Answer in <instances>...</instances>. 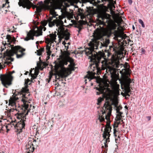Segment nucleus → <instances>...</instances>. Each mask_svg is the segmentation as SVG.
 <instances>
[{"mask_svg":"<svg viewBox=\"0 0 153 153\" xmlns=\"http://www.w3.org/2000/svg\"><path fill=\"white\" fill-rule=\"evenodd\" d=\"M9 2L8 1V0H6V3L5 4H3L2 6V8H3L5 7L7 3L9 4Z\"/></svg>","mask_w":153,"mask_h":153,"instance_id":"37","label":"nucleus"},{"mask_svg":"<svg viewBox=\"0 0 153 153\" xmlns=\"http://www.w3.org/2000/svg\"><path fill=\"white\" fill-rule=\"evenodd\" d=\"M34 109H32V112H33V113H32V115H33V114H35V113H36V112L35 111L34 112Z\"/></svg>","mask_w":153,"mask_h":153,"instance_id":"46","label":"nucleus"},{"mask_svg":"<svg viewBox=\"0 0 153 153\" xmlns=\"http://www.w3.org/2000/svg\"><path fill=\"white\" fill-rule=\"evenodd\" d=\"M32 69L30 70L29 75H30V76H31V74H33L32 73Z\"/></svg>","mask_w":153,"mask_h":153,"instance_id":"48","label":"nucleus"},{"mask_svg":"<svg viewBox=\"0 0 153 153\" xmlns=\"http://www.w3.org/2000/svg\"><path fill=\"white\" fill-rule=\"evenodd\" d=\"M36 44H37V47H38V45H39V42H38V41L36 42Z\"/></svg>","mask_w":153,"mask_h":153,"instance_id":"52","label":"nucleus"},{"mask_svg":"<svg viewBox=\"0 0 153 153\" xmlns=\"http://www.w3.org/2000/svg\"><path fill=\"white\" fill-rule=\"evenodd\" d=\"M11 48V49L10 50L7 49L4 53L3 55V58L5 60L4 63H7L8 64H10L11 62L8 61H10L11 62L13 61V58L11 57V56H13L14 54H16V57L18 58L22 57L25 54V53L23 52L25 51V49L20 46L12 47Z\"/></svg>","mask_w":153,"mask_h":153,"instance_id":"5","label":"nucleus"},{"mask_svg":"<svg viewBox=\"0 0 153 153\" xmlns=\"http://www.w3.org/2000/svg\"><path fill=\"white\" fill-rule=\"evenodd\" d=\"M103 100V98L101 97H99L98 98L97 100V104L98 105H100L101 102H102V101Z\"/></svg>","mask_w":153,"mask_h":153,"instance_id":"32","label":"nucleus"},{"mask_svg":"<svg viewBox=\"0 0 153 153\" xmlns=\"http://www.w3.org/2000/svg\"><path fill=\"white\" fill-rule=\"evenodd\" d=\"M94 36V39L89 43V48H85L84 51L87 56H89L91 61L93 62V64L91 65L90 67L92 70L91 71H88L86 76L89 80V81L91 80L96 78V76H95L96 74L99 75L100 74L101 70L99 65L102 59L104 60L101 62L102 69L103 70L105 69L108 68V71L111 74V75L116 74V73L114 68L108 65L107 61V59L111 55V53L109 51L105 52V53L103 51H100L98 52L97 51V50L99 48H101L102 47L107 46L110 42L109 40L106 39L102 43L100 42L99 40L102 39L103 37L105 36H102L101 38L98 39L96 37V34Z\"/></svg>","mask_w":153,"mask_h":153,"instance_id":"1","label":"nucleus"},{"mask_svg":"<svg viewBox=\"0 0 153 153\" xmlns=\"http://www.w3.org/2000/svg\"><path fill=\"white\" fill-rule=\"evenodd\" d=\"M62 44L65 46V47L66 46L65 45L66 44V43L65 42V41H63Z\"/></svg>","mask_w":153,"mask_h":153,"instance_id":"47","label":"nucleus"},{"mask_svg":"<svg viewBox=\"0 0 153 153\" xmlns=\"http://www.w3.org/2000/svg\"><path fill=\"white\" fill-rule=\"evenodd\" d=\"M4 128V127L1 126V127H0V129H1V130H2V131H3V128Z\"/></svg>","mask_w":153,"mask_h":153,"instance_id":"49","label":"nucleus"},{"mask_svg":"<svg viewBox=\"0 0 153 153\" xmlns=\"http://www.w3.org/2000/svg\"><path fill=\"white\" fill-rule=\"evenodd\" d=\"M15 110H17L16 108H11L10 109L7 110V116L10 117L11 115V113L12 112H13Z\"/></svg>","mask_w":153,"mask_h":153,"instance_id":"27","label":"nucleus"},{"mask_svg":"<svg viewBox=\"0 0 153 153\" xmlns=\"http://www.w3.org/2000/svg\"><path fill=\"white\" fill-rule=\"evenodd\" d=\"M115 121L114 122V124L113 125V127L114 128V134L115 137H116V133L118 132V131L117 130V128L118 127V125L121 123H120V120L118 121L117 120L115 119Z\"/></svg>","mask_w":153,"mask_h":153,"instance_id":"23","label":"nucleus"},{"mask_svg":"<svg viewBox=\"0 0 153 153\" xmlns=\"http://www.w3.org/2000/svg\"><path fill=\"white\" fill-rule=\"evenodd\" d=\"M139 23L141 25L142 27H145V25L143 20L141 19H139L138 20Z\"/></svg>","mask_w":153,"mask_h":153,"instance_id":"33","label":"nucleus"},{"mask_svg":"<svg viewBox=\"0 0 153 153\" xmlns=\"http://www.w3.org/2000/svg\"><path fill=\"white\" fill-rule=\"evenodd\" d=\"M123 52L122 51H119L118 52V53H117V55H115V56H114V55H113L112 56V58L113 59L114 57L115 56H118V58H119V59H120V56H121L122 57V58H123Z\"/></svg>","mask_w":153,"mask_h":153,"instance_id":"28","label":"nucleus"},{"mask_svg":"<svg viewBox=\"0 0 153 153\" xmlns=\"http://www.w3.org/2000/svg\"><path fill=\"white\" fill-rule=\"evenodd\" d=\"M118 138H119L120 139V137L119 136H118Z\"/></svg>","mask_w":153,"mask_h":153,"instance_id":"63","label":"nucleus"},{"mask_svg":"<svg viewBox=\"0 0 153 153\" xmlns=\"http://www.w3.org/2000/svg\"><path fill=\"white\" fill-rule=\"evenodd\" d=\"M86 81H87V79H85V84H86V83H87V82H86Z\"/></svg>","mask_w":153,"mask_h":153,"instance_id":"59","label":"nucleus"},{"mask_svg":"<svg viewBox=\"0 0 153 153\" xmlns=\"http://www.w3.org/2000/svg\"><path fill=\"white\" fill-rule=\"evenodd\" d=\"M52 16L53 18H56V16H58V15L56 14V12H55L54 11L52 12ZM58 18V17H57Z\"/></svg>","mask_w":153,"mask_h":153,"instance_id":"35","label":"nucleus"},{"mask_svg":"<svg viewBox=\"0 0 153 153\" xmlns=\"http://www.w3.org/2000/svg\"><path fill=\"white\" fill-rule=\"evenodd\" d=\"M59 33L58 31L57 34L59 35L58 37L59 38V40L63 38H64L66 40H68L69 39L70 34L67 31H63L60 33V35H59Z\"/></svg>","mask_w":153,"mask_h":153,"instance_id":"17","label":"nucleus"},{"mask_svg":"<svg viewBox=\"0 0 153 153\" xmlns=\"http://www.w3.org/2000/svg\"><path fill=\"white\" fill-rule=\"evenodd\" d=\"M125 108H126V109H128V107L126 105H125Z\"/></svg>","mask_w":153,"mask_h":153,"instance_id":"57","label":"nucleus"},{"mask_svg":"<svg viewBox=\"0 0 153 153\" xmlns=\"http://www.w3.org/2000/svg\"><path fill=\"white\" fill-rule=\"evenodd\" d=\"M37 55L39 56H40L42 54V52L39 50H37Z\"/></svg>","mask_w":153,"mask_h":153,"instance_id":"40","label":"nucleus"},{"mask_svg":"<svg viewBox=\"0 0 153 153\" xmlns=\"http://www.w3.org/2000/svg\"><path fill=\"white\" fill-rule=\"evenodd\" d=\"M10 126V124H9L7 125H6L5 127V128L7 130V132H8V131H9L10 130L8 128V127L9 126Z\"/></svg>","mask_w":153,"mask_h":153,"instance_id":"38","label":"nucleus"},{"mask_svg":"<svg viewBox=\"0 0 153 153\" xmlns=\"http://www.w3.org/2000/svg\"><path fill=\"white\" fill-rule=\"evenodd\" d=\"M30 81L31 82V80L30 81L28 79L25 80V86L24 87L22 88L21 91L18 92L17 94L18 96L22 95V97H23L25 98L26 97V94L29 93V90L28 88V84Z\"/></svg>","mask_w":153,"mask_h":153,"instance_id":"13","label":"nucleus"},{"mask_svg":"<svg viewBox=\"0 0 153 153\" xmlns=\"http://www.w3.org/2000/svg\"><path fill=\"white\" fill-rule=\"evenodd\" d=\"M125 98L126 99H127V98H128V97H127L126 96H125Z\"/></svg>","mask_w":153,"mask_h":153,"instance_id":"61","label":"nucleus"},{"mask_svg":"<svg viewBox=\"0 0 153 153\" xmlns=\"http://www.w3.org/2000/svg\"><path fill=\"white\" fill-rule=\"evenodd\" d=\"M37 65L39 67L40 70H42L44 68L46 67L47 65L45 62L41 61L39 63H37Z\"/></svg>","mask_w":153,"mask_h":153,"instance_id":"24","label":"nucleus"},{"mask_svg":"<svg viewBox=\"0 0 153 153\" xmlns=\"http://www.w3.org/2000/svg\"><path fill=\"white\" fill-rule=\"evenodd\" d=\"M128 1L129 2V3L130 4H132V0H128Z\"/></svg>","mask_w":153,"mask_h":153,"instance_id":"45","label":"nucleus"},{"mask_svg":"<svg viewBox=\"0 0 153 153\" xmlns=\"http://www.w3.org/2000/svg\"><path fill=\"white\" fill-rule=\"evenodd\" d=\"M112 107L108 102H106L104 103L102 110V114L99 115V120L100 122L105 121V119L106 120V124L104 131V134L108 130L111 131V127L110 126V116L112 110Z\"/></svg>","mask_w":153,"mask_h":153,"instance_id":"4","label":"nucleus"},{"mask_svg":"<svg viewBox=\"0 0 153 153\" xmlns=\"http://www.w3.org/2000/svg\"><path fill=\"white\" fill-rule=\"evenodd\" d=\"M31 3L29 1L26 2V0H21L18 3V4L20 6H22L24 8L26 7L27 9H29L31 6L30 4Z\"/></svg>","mask_w":153,"mask_h":153,"instance_id":"18","label":"nucleus"},{"mask_svg":"<svg viewBox=\"0 0 153 153\" xmlns=\"http://www.w3.org/2000/svg\"><path fill=\"white\" fill-rule=\"evenodd\" d=\"M17 95L14 96L12 97H11L10 99L9 100V105H10L13 107V108H16V102H15L18 99V98L16 97Z\"/></svg>","mask_w":153,"mask_h":153,"instance_id":"22","label":"nucleus"},{"mask_svg":"<svg viewBox=\"0 0 153 153\" xmlns=\"http://www.w3.org/2000/svg\"><path fill=\"white\" fill-rule=\"evenodd\" d=\"M117 48L115 47L113 45L109 46V50L110 51H114L115 52H117Z\"/></svg>","mask_w":153,"mask_h":153,"instance_id":"31","label":"nucleus"},{"mask_svg":"<svg viewBox=\"0 0 153 153\" xmlns=\"http://www.w3.org/2000/svg\"><path fill=\"white\" fill-rule=\"evenodd\" d=\"M114 105L115 107L116 108V113L119 112H120V110L122 108V106L120 105L118 106V103H115Z\"/></svg>","mask_w":153,"mask_h":153,"instance_id":"29","label":"nucleus"},{"mask_svg":"<svg viewBox=\"0 0 153 153\" xmlns=\"http://www.w3.org/2000/svg\"><path fill=\"white\" fill-rule=\"evenodd\" d=\"M110 131L109 130L106 131V132L104 134V131L102 134V137L104 138V139H105V142L104 143V146H102V148H107L108 147L107 141L108 139H110L109 137L110 136Z\"/></svg>","mask_w":153,"mask_h":153,"instance_id":"16","label":"nucleus"},{"mask_svg":"<svg viewBox=\"0 0 153 153\" xmlns=\"http://www.w3.org/2000/svg\"><path fill=\"white\" fill-rule=\"evenodd\" d=\"M118 114L117 115L116 117L115 118V120H117L118 121L120 120H121V118H123L124 117V116H122L123 113L121 112H117Z\"/></svg>","mask_w":153,"mask_h":153,"instance_id":"25","label":"nucleus"},{"mask_svg":"<svg viewBox=\"0 0 153 153\" xmlns=\"http://www.w3.org/2000/svg\"><path fill=\"white\" fill-rule=\"evenodd\" d=\"M82 29V27H81L80 28H78L79 30H78V32L79 33V32L81 31V30Z\"/></svg>","mask_w":153,"mask_h":153,"instance_id":"44","label":"nucleus"},{"mask_svg":"<svg viewBox=\"0 0 153 153\" xmlns=\"http://www.w3.org/2000/svg\"><path fill=\"white\" fill-rule=\"evenodd\" d=\"M7 31H9V32H11L10 30V28H8V29Z\"/></svg>","mask_w":153,"mask_h":153,"instance_id":"55","label":"nucleus"},{"mask_svg":"<svg viewBox=\"0 0 153 153\" xmlns=\"http://www.w3.org/2000/svg\"><path fill=\"white\" fill-rule=\"evenodd\" d=\"M119 58L118 56L114 57L111 59V65L114 67L117 68H121L123 65L120 63Z\"/></svg>","mask_w":153,"mask_h":153,"instance_id":"14","label":"nucleus"},{"mask_svg":"<svg viewBox=\"0 0 153 153\" xmlns=\"http://www.w3.org/2000/svg\"><path fill=\"white\" fill-rule=\"evenodd\" d=\"M52 16L49 17L47 20H45L41 22V24L43 26H45L48 23V25L49 27H52L53 26L56 25L58 27V28L56 29V30L59 31V30H61L62 29L63 22L62 21L63 17L62 16H59L58 18L56 17V19L53 20V18Z\"/></svg>","mask_w":153,"mask_h":153,"instance_id":"7","label":"nucleus"},{"mask_svg":"<svg viewBox=\"0 0 153 153\" xmlns=\"http://www.w3.org/2000/svg\"><path fill=\"white\" fill-rule=\"evenodd\" d=\"M22 101L23 102V107L22 108V109H24V111H23L21 113H20L21 114H22V115H23L24 116L26 117V116L28 114V112H30L31 110L32 109H34L35 106H32L31 105H30V108L28 110L27 109L28 108L29 105L27 104V100H26L27 97H22Z\"/></svg>","mask_w":153,"mask_h":153,"instance_id":"12","label":"nucleus"},{"mask_svg":"<svg viewBox=\"0 0 153 153\" xmlns=\"http://www.w3.org/2000/svg\"><path fill=\"white\" fill-rule=\"evenodd\" d=\"M6 39H7V42L9 43L7 44L6 42H5V44L3 46V47H1V51H3L4 49V48H6V47H5L6 45H7L8 46H10L11 45L10 42H12L15 40V38L14 37L12 38L10 35H7Z\"/></svg>","mask_w":153,"mask_h":153,"instance_id":"20","label":"nucleus"},{"mask_svg":"<svg viewBox=\"0 0 153 153\" xmlns=\"http://www.w3.org/2000/svg\"><path fill=\"white\" fill-rule=\"evenodd\" d=\"M36 10L38 13H39L42 11V8L40 7H37L36 8Z\"/></svg>","mask_w":153,"mask_h":153,"instance_id":"36","label":"nucleus"},{"mask_svg":"<svg viewBox=\"0 0 153 153\" xmlns=\"http://www.w3.org/2000/svg\"><path fill=\"white\" fill-rule=\"evenodd\" d=\"M120 123H121V122H122L123 123V118H121V120H120Z\"/></svg>","mask_w":153,"mask_h":153,"instance_id":"51","label":"nucleus"},{"mask_svg":"<svg viewBox=\"0 0 153 153\" xmlns=\"http://www.w3.org/2000/svg\"><path fill=\"white\" fill-rule=\"evenodd\" d=\"M81 27H82V25L80 24H77L75 26V27L78 28H80Z\"/></svg>","mask_w":153,"mask_h":153,"instance_id":"39","label":"nucleus"},{"mask_svg":"<svg viewBox=\"0 0 153 153\" xmlns=\"http://www.w3.org/2000/svg\"><path fill=\"white\" fill-rule=\"evenodd\" d=\"M43 27L41 26L39 27L36 26L33 30H30L27 34V36L25 38V41H27L30 39L33 40L34 36H38L42 35V30L45 31L46 29L45 26Z\"/></svg>","mask_w":153,"mask_h":153,"instance_id":"8","label":"nucleus"},{"mask_svg":"<svg viewBox=\"0 0 153 153\" xmlns=\"http://www.w3.org/2000/svg\"><path fill=\"white\" fill-rule=\"evenodd\" d=\"M109 85L107 82L105 83L103 86H100L99 88H97L96 89L99 92H97V94L99 95L100 94L106 93V94L108 97H110L113 94L117 95L119 94V88L118 87L114 86L112 87V90H111L108 87Z\"/></svg>","mask_w":153,"mask_h":153,"instance_id":"6","label":"nucleus"},{"mask_svg":"<svg viewBox=\"0 0 153 153\" xmlns=\"http://www.w3.org/2000/svg\"><path fill=\"white\" fill-rule=\"evenodd\" d=\"M131 82V80L129 78L128 76L126 74L124 76L123 81V83L125 88L130 87V84Z\"/></svg>","mask_w":153,"mask_h":153,"instance_id":"19","label":"nucleus"},{"mask_svg":"<svg viewBox=\"0 0 153 153\" xmlns=\"http://www.w3.org/2000/svg\"><path fill=\"white\" fill-rule=\"evenodd\" d=\"M98 18L97 24L98 25H107L109 28L101 30V29L98 27L94 31V35L96 34V37L98 39L101 38L102 36H106L107 37H110L112 34V30L116 29L117 25L106 15H98Z\"/></svg>","mask_w":153,"mask_h":153,"instance_id":"2","label":"nucleus"},{"mask_svg":"<svg viewBox=\"0 0 153 153\" xmlns=\"http://www.w3.org/2000/svg\"><path fill=\"white\" fill-rule=\"evenodd\" d=\"M125 88V91L127 93H129V94H131V91L130 90V87H126Z\"/></svg>","mask_w":153,"mask_h":153,"instance_id":"34","label":"nucleus"},{"mask_svg":"<svg viewBox=\"0 0 153 153\" xmlns=\"http://www.w3.org/2000/svg\"><path fill=\"white\" fill-rule=\"evenodd\" d=\"M68 62V61L65 59L55 61L54 62L55 64L54 69L53 71L51 69L49 72V80L48 82H49L52 76L54 75H56V78L57 79H59V77L65 78L68 76L70 74L69 70L64 66L65 65H67Z\"/></svg>","mask_w":153,"mask_h":153,"instance_id":"3","label":"nucleus"},{"mask_svg":"<svg viewBox=\"0 0 153 153\" xmlns=\"http://www.w3.org/2000/svg\"><path fill=\"white\" fill-rule=\"evenodd\" d=\"M132 28H133V30H134L135 29V28L133 25V26H132Z\"/></svg>","mask_w":153,"mask_h":153,"instance_id":"56","label":"nucleus"},{"mask_svg":"<svg viewBox=\"0 0 153 153\" xmlns=\"http://www.w3.org/2000/svg\"><path fill=\"white\" fill-rule=\"evenodd\" d=\"M14 72V71H13L10 74L0 75V79L1 83L5 88H8L12 85L13 77L11 75Z\"/></svg>","mask_w":153,"mask_h":153,"instance_id":"9","label":"nucleus"},{"mask_svg":"<svg viewBox=\"0 0 153 153\" xmlns=\"http://www.w3.org/2000/svg\"><path fill=\"white\" fill-rule=\"evenodd\" d=\"M146 118L148 119V121H149L151 120V116H147Z\"/></svg>","mask_w":153,"mask_h":153,"instance_id":"41","label":"nucleus"},{"mask_svg":"<svg viewBox=\"0 0 153 153\" xmlns=\"http://www.w3.org/2000/svg\"><path fill=\"white\" fill-rule=\"evenodd\" d=\"M2 104V103H1V102H0V105H1Z\"/></svg>","mask_w":153,"mask_h":153,"instance_id":"64","label":"nucleus"},{"mask_svg":"<svg viewBox=\"0 0 153 153\" xmlns=\"http://www.w3.org/2000/svg\"><path fill=\"white\" fill-rule=\"evenodd\" d=\"M50 56H48L47 57V58H48V59H49L50 58Z\"/></svg>","mask_w":153,"mask_h":153,"instance_id":"58","label":"nucleus"},{"mask_svg":"<svg viewBox=\"0 0 153 153\" xmlns=\"http://www.w3.org/2000/svg\"><path fill=\"white\" fill-rule=\"evenodd\" d=\"M42 52V53L44 52V48H41L40 49H39Z\"/></svg>","mask_w":153,"mask_h":153,"instance_id":"43","label":"nucleus"},{"mask_svg":"<svg viewBox=\"0 0 153 153\" xmlns=\"http://www.w3.org/2000/svg\"><path fill=\"white\" fill-rule=\"evenodd\" d=\"M109 142H110L109 139H108V141H107V143Z\"/></svg>","mask_w":153,"mask_h":153,"instance_id":"60","label":"nucleus"},{"mask_svg":"<svg viewBox=\"0 0 153 153\" xmlns=\"http://www.w3.org/2000/svg\"><path fill=\"white\" fill-rule=\"evenodd\" d=\"M29 73V72L28 71H26V72L25 73V75H27Z\"/></svg>","mask_w":153,"mask_h":153,"instance_id":"50","label":"nucleus"},{"mask_svg":"<svg viewBox=\"0 0 153 153\" xmlns=\"http://www.w3.org/2000/svg\"><path fill=\"white\" fill-rule=\"evenodd\" d=\"M125 96H130V95H129V93H127L126 92V91H125Z\"/></svg>","mask_w":153,"mask_h":153,"instance_id":"42","label":"nucleus"},{"mask_svg":"<svg viewBox=\"0 0 153 153\" xmlns=\"http://www.w3.org/2000/svg\"><path fill=\"white\" fill-rule=\"evenodd\" d=\"M56 32L55 31L54 33L50 34L49 35L47 36V37H49L50 39L47 38H45V42L47 43V45H51L52 43H53L54 41L56 39Z\"/></svg>","mask_w":153,"mask_h":153,"instance_id":"15","label":"nucleus"},{"mask_svg":"<svg viewBox=\"0 0 153 153\" xmlns=\"http://www.w3.org/2000/svg\"><path fill=\"white\" fill-rule=\"evenodd\" d=\"M51 45H47L46 46V50L47 54L48 56H50L51 53V51L50 50L51 46Z\"/></svg>","mask_w":153,"mask_h":153,"instance_id":"26","label":"nucleus"},{"mask_svg":"<svg viewBox=\"0 0 153 153\" xmlns=\"http://www.w3.org/2000/svg\"><path fill=\"white\" fill-rule=\"evenodd\" d=\"M17 117L18 119H20V121L17 123L14 126L15 128L17 130V132L19 133L22 131V130L25 128V121H26V118L23 115L20 113H18Z\"/></svg>","mask_w":153,"mask_h":153,"instance_id":"10","label":"nucleus"},{"mask_svg":"<svg viewBox=\"0 0 153 153\" xmlns=\"http://www.w3.org/2000/svg\"><path fill=\"white\" fill-rule=\"evenodd\" d=\"M2 68V65L0 63V70Z\"/></svg>","mask_w":153,"mask_h":153,"instance_id":"54","label":"nucleus"},{"mask_svg":"<svg viewBox=\"0 0 153 153\" xmlns=\"http://www.w3.org/2000/svg\"><path fill=\"white\" fill-rule=\"evenodd\" d=\"M115 140L116 142V143H117V141H118V139L117 138V139L115 138Z\"/></svg>","mask_w":153,"mask_h":153,"instance_id":"53","label":"nucleus"},{"mask_svg":"<svg viewBox=\"0 0 153 153\" xmlns=\"http://www.w3.org/2000/svg\"><path fill=\"white\" fill-rule=\"evenodd\" d=\"M120 20H121V21H122V22H123V20L122 19H121Z\"/></svg>","mask_w":153,"mask_h":153,"instance_id":"62","label":"nucleus"},{"mask_svg":"<svg viewBox=\"0 0 153 153\" xmlns=\"http://www.w3.org/2000/svg\"><path fill=\"white\" fill-rule=\"evenodd\" d=\"M38 73L36 72L35 71V73H34V74H31V82H33V79H35L36 78L37 76L38 75Z\"/></svg>","mask_w":153,"mask_h":153,"instance_id":"30","label":"nucleus"},{"mask_svg":"<svg viewBox=\"0 0 153 153\" xmlns=\"http://www.w3.org/2000/svg\"><path fill=\"white\" fill-rule=\"evenodd\" d=\"M6 39H7V42L9 43L7 44L6 42H5V44L3 46V47H1V51H3L4 49V48H6V47H5L6 45H7L8 46H10L11 45L10 42H12L15 40V38L14 37L12 38L10 35H7Z\"/></svg>","mask_w":153,"mask_h":153,"instance_id":"21","label":"nucleus"},{"mask_svg":"<svg viewBox=\"0 0 153 153\" xmlns=\"http://www.w3.org/2000/svg\"><path fill=\"white\" fill-rule=\"evenodd\" d=\"M39 143L38 139L36 140L31 138L29 139V141L26 146V148L28 149L29 151L33 152L35 148L38 146Z\"/></svg>","mask_w":153,"mask_h":153,"instance_id":"11","label":"nucleus"}]
</instances>
